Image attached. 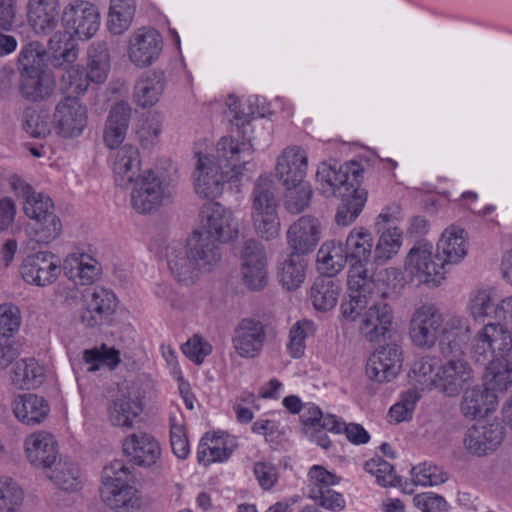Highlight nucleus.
<instances>
[{"instance_id":"1","label":"nucleus","mask_w":512,"mask_h":512,"mask_svg":"<svg viewBox=\"0 0 512 512\" xmlns=\"http://www.w3.org/2000/svg\"><path fill=\"white\" fill-rule=\"evenodd\" d=\"M252 156L250 144L222 137L216 155L198 154L195 192L203 198L214 199L222 194L224 184L248 170Z\"/></svg>"},{"instance_id":"2","label":"nucleus","mask_w":512,"mask_h":512,"mask_svg":"<svg viewBox=\"0 0 512 512\" xmlns=\"http://www.w3.org/2000/svg\"><path fill=\"white\" fill-rule=\"evenodd\" d=\"M466 254L464 230L449 227L437 243L436 254H433L431 243L419 242L410 249L405 268L419 282L438 286L444 279L446 265L458 263Z\"/></svg>"},{"instance_id":"3","label":"nucleus","mask_w":512,"mask_h":512,"mask_svg":"<svg viewBox=\"0 0 512 512\" xmlns=\"http://www.w3.org/2000/svg\"><path fill=\"white\" fill-rule=\"evenodd\" d=\"M62 24L67 29L65 33H55L49 39L50 48L54 51V66H60L63 59L67 63H73L77 59V49L72 35L80 39L91 38L99 29V13L89 2L73 1L69 3L62 13Z\"/></svg>"},{"instance_id":"4","label":"nucleus","mask_w":512,"mask_h":512,"mask_svg":"<svg viewBox=\"0 0 512 512\" xmlns=\"http://www.w3.org/2000/svg\"><path fill=\"white\" fill-rule=\"evenodd\" d=\"M12 186L24 199L25 215L34 220L31 227L32 239L38 244H49L54 241L62 232V224L54 213L51 198L46 194L37 193L32 186L20 178H14Z\"/></svg>"},{"instance_id":"5","label":"nucleus","mask_w":512,"mask_h":512,"mask_svg":"<svg viewBox=\"0 0 512 512\" xmlns=\"http://www.w3.org/2000/svg\"><path fill=\"white\" fill-rule=\"evenodd\" d=\"M363 169L357 162L336 167L321 163L316 173L318 190L325 197H344L363 190L360 183Z\"/></svg>"},{"instance_id":"6","label":"nucleus","mask_w":512,"mask_h":512,"mask_svg":"<svg viewBox=\"0 0 512 512\" xmlns=\"http://www.w3.org/2000/svg\"><path fill=\"white\" fill-rule=\"evenodd\" d=\"M133 184L131 204L140 214L156 211L175 194V186L152 170L144 171Z\"/></svg>"},{"instance_id":"7","label":"nucleus","mask_w":512,"mask_h":512,"mask_svg":"<svg viewBox=\"0 0 512 512\" xmlns=\"http://www.w3.org/2000/svg\"><path fill=\"white\" fill-rule=\"evenodd\" d=\"M200 226L196 230L219 244L227 243L238 235V222L231 210L219 202L210 201L200 210Z\"/></svg>"},{"instance_id":"8","label":"nucleus","mask_w":512,"mask_h":512,"mask_svg":"<svg viewBox=\"0 0 512 512\" xmlns=\"http://www.w3.org/2000/svg\"><path fill=\"white\" fill-rule=\"evenodd\" d=\"M436 370L430 385L447 397H457L474 381V371L464 358L450 356Z\"/></svg>"},{"instance_id":"9","label":"nucleus","mask_w":512,"mask_h":512,"mask_svg":"<svg viewBox=\"0 0 512 512\" xmlns=\"http://www.w3.org/2000/svg\"><path fill=\"white\" fill-rule=\"evenodd\" d=\"M88 123L87 106L77 96L66 95L56 104L52 124L62 138L80 136Z\"/></svg>"},{"instance_id":"10","label":"nucleus","mask_w":512,"mask_h":512,"mask_svg":"<svg viewBox=\"0 0 512 512\" xmlns=\"http://www.w3.org/2000/svg\"><path fill=\"white\" fill-rule=\"evenodd\" d=\"M443 316L438 307L425 303L417 307L409 322V336L413 344L422 349H431L439 340Z\"/></svg>"},{"instance_id":"11","label":"nucleus","mask_w":512,"mask_h":512,"mask_svg":"<svg viewBox=\"0 0 512 512\" xmlns=\"http://www.w3.org/2000/svg\"><path fill=\"white\" fill-rule=\"evenodd\" d=\"M366 264L350 265L348 272V299L341 303V312L346 319L355 321L359 310L369 303V295L375 287V274L369 273Z\"/></svg>"},{"instance_id":"12","label":"nucleus","mask_w":512,"mask_h":512,"mask_svg":"<svg viewBox=\"0 0 512 512\" xmlns=\"http://www.w3.org/2000/svg\"><path fill=\"white\" fill-rule=\"evenodd\" d=\"M268 324L257 317H244L232 333V346L241 358L253 359L260 355L267 340Z\"/></svg>"},{"instance_id":"13","label":"nucleus","mask_w":512,"mask_h":512,"mask_svg":"<svg viewBox=\"0 0 512 512\" xmlns=\"http://www.w3.org/2000/svg\"><path fill=\"white\" fill-rule=\"evenodd\" d=\"M356 319L360 335L369 342H379L390 333L394 313L390 304L380 300L359 310Z\"/></svg>"},{"instance_id":"14","label":"nucleus","mask_w":512,"mask_h":512,"mask_svg":"<svg viewBox=\"0 0 512 512\" xmlns=\"http://www.w3.org/2000/svg\"><path fill=\"white\" fill-rule=\"evenodd\" d=\"M20 273L26 283L45 287L55 282L60 275V260L48 251L33 253L24 258Z\"/></svg>"},{"instance_id":"15","label":"nucleus","mask_w":512,"mask_h":512,"mask_svg":"<svg viewBox=\"0 0 512 512\" xmlns=\"http://www.w3.org/2000/svg\"><path fill=\"white\" fill-rule=\"evenodd\" d=\"M402 366V349L395 343L378 347L369 357L367 376L379 383L393 380Z\"/></svg>"},{"instance_id":"16","label":"nucleus","mask_w":512,"mask_h":512,"mask_svg":"<svg viewBox=\"0 0 512 512\" xmlns=\"http://www.w3.org/2000/svg\"><path fill=\"white\" fill-rule=\"evenodd\" d=\"M162 46V37L155 29H138L129 40V59L137 67L149 66L158 59Z\"/></svg>"},{"instance_id":"17","label":"nucleus","mask_w":512,"mask_h":512,"mask_svg":"<svg viewBox=\"0 0 512 512\" xmlns=\"http://www.w3.org/2000/svg\"><path fill=\"white\" fill-rule=\"evenodd\" d=\"M24 450L28 462L42 469H49L56 464L59 451L55 437L46 431H38L26 437Z\"/></svg>"},{"instance_id":"18","label":"nucleus","mask_w":512,"mask_h":512,"mask_svg":"<svg viewBox=\"0 0 512 512\" xmlns=\"http://www.w3.org/2000/svg\"><path fill=\"white\" fill-rule=\"evenodd\" d=\"M291 253L306 255L314 251L320 241V224L312 216L305 215L290 225L286 233Z\"/></svg>"},{"instance_id":"19","label":"nucleus","mask_w":512,"mask_h":512,"mask_svg":"<svg viewBox=\"0 0 512 512\" xmlns=\"http://www.w3.org/2000/svg\"><path fill=\"white\" fill-rule=\"evenodd\" d=\"M84 301L85 309L81 320L88 327L104 324L116 308L115 294L104 287H95L86 292Z\"/></svg>"},{"instance_id":"20","label":"nucleus","mask_w":512,"mask_h":512,"mask_svg":"<svg viewBox=\"0 0 512 512\" xmlns=\"http://www.w3.org/2000/svg\"><path fill=\"white\" fill-rule=\"evenodd\" d=\"M123 451L134 464L142 467L157 464L161 457L158 440L146 432H136L127 436L123 441Z\"/></svg>"},{"instance_id":"21","label":"nucleus","mask_w":512,"mask_h":512,"mask_svg":"<svg viewBox=\"0 0 512 512\" xmlns=\"http://www.w3.org/2000/svg\"><path fill=\"white\" fill-rule=\"evenodd\" d=\"M470 335V327L464 317L453 315L443 320L439 335L440 353L446 358L462 354Z\"/></svg>"},{"instance_id":"22","label":"nucleus","mask_w":512,"mask_h":512,"mask_svg":"<svg viewBox=\"0 0 512 512\" xmlns=\"http://www.w3.org/2000/svg\"><path fill=\"white\" fill-rule=\"evenodd\" d=\"M503 428L498 423L488 425H473L464 436L463 445L466 451L478 457L485 456L501 444Z\"/></svg>"},{"instance_id":"23","label":"nucleus","mask_w":512,"mask_h":512,"mask_svg":"<svg viewBox=\"0 0 512 512\" xmlns=\"http://www.w3.org/2000/svg\"><path fill=\"white\" fill-rule=\"evenodd\" d=\"M115 183L123 188L129 187L140 176L141 159L137 147L123 145L110 155Z\"/></svg>"},{"instance_id":"24","label":"nucleus","mask_w":512,"mask_h":512,"mask_svg":"<svg viewBox=\"0 0 512 512\" xmlns=\"http://www.w3.org/2000/svg\"><path fill=\"white\" fill-rule=\"evenodd\" d=\"M307 167L306 152L299 146H291L285 148L278 157L276 174L284 186H295L304 182Z\"/></svg>"},{"instance_id":"25","label":"nucleus","mask_w":512,"mask_h":512,"mask_svg":"<svg viewBox=\"0 0 512 512\" xmlns=\"http://www.w3.org/2000/svg\"><path fill=\"white\" fill-rule=\"evenodd\" d=\"M185 246L202 273L211 272L221 261V244L213 241L204 233L195 230L187 239Z\"/></svg>"},{"instance_id":"26","label":"nucleus","mask_w":512,"mask_h":512,"mask_svg":"<svg viewBox=\"0 0 512 512\" xmlns=\"http://www.w3.org/2000/svg\"><path fill=\"white\" fill-rule=\"evenodd\" d=\"M59 10V0H28V21L36 33L49 34L58 25Z\"/></svg>"},{"instance_id":"27","label":"nucleus","mask_w":512,"mask_h":512,"mask_svg":"<svg viewBox=\"0 0 512 512\" xmlns=\"http://www.w3.org/2000/svg\"><path fill=\"white\" fill-rule=\"evenodd\" d=\"M498 396L485 386L466 389L460 403V411L468 419L484 417L496 409Z\"/></svg>"},{"instance_id":"28","label":"nucleus","mask_w":512,"mask_h":512,"mask_svg":"<svg viewBox=\"0 0 512 512\" xmlns=\"http://www.w3.org/2000/svg\"><path fill=\"white\" fill-rule=\"evenodd\" d=\"M166 257L169 270L178 282L187 285L193 284L199 274L202 273L195 265V261L186 246L181 244L169 245Z\"/></svg>"},{"instance_id":"29","label":"nucleus","mask_w":512,"mask_h":512,"mask_svg":"<svg viewBox=\"0 0 512 512\" xmlns=\"http://www.w3.org/2000/svg\"><path fill=\"white\" fill-rule=\"evenodd\" d=\"M63 270L67 278L76 285H90L99 276L101 267L90 255L75 252L65 258Z\"/></svg>"},{"instance_id":"30","label":"nucleus","mask_w":512,"mask_h":512,"mask_svg":"<svg viewBox=\"0 0 512 512\" xmlns=\"http://www.w3.org/2000/svg\"><path fill=\"white\" fill-rule=\"evenodd\" d=\"M12 406L15 417L27 425L41 423L50 411V407L43 397L31 393L16 397Z\"/></svg>"},{"instance_id":"31","label":"nucleus","mask_w":512,"mask_h":512,"mask_svg":"<svg viewBox=\"0 0 512 512\" xmlns=\"http://www.w3.org/2000/svg\"><path fill=\"white\" fill-rule=\"evenodd\" d=\"M100 496L103 502L116 512H135L140 508L137 491L129 483L101 487Z\"/></svg>"},{"instance_id":"32","label":"nucleus","mask_w":512,"mask_h":512,"mask_svg":"<svg viewBox=\"0 0 512 512\" xmlns=\"http://www.w3.org/2000/svg\"><path fill=\"white\" fill-rule=\"evenodd\" d=\"M344 246L340 241H326L317 252V270L324 276L333 278L347 263Z\"/></svg>"},{"instance_id":"33","label":"nucleus","mask_w":512,"mask_h":512,"mask_svg":"<svg viewBox=\"0 0 512 512\" xmlns=\"http://www.w3.org/2000/svg\"><path fill=\"white\" fill-rule=\"evenodd\" d=\"M49 50L52 52L51 56L39 42L26 44L18 56V68L22 76L30 74L39 75L43 73V68L48 63L54 67L53 59L55 53L50 47Z\"/></svg>"},{"instance_id":"34","label":"nucleus","mask_w":512,"mask_h":512,"mask_svg":"<svg viewBox=\"0 0 512 512\" xmlns=\"http://www.w3.org/2000/svg\"><path fill=\"white\" fill-rule=\"evenodd\" d=\"M130 108L117 103L109 112L104 130V141L110 149L117 148L124 140L128 128Z\"/></svg>"},{"instance_id":"35","label":"nucleus","mask_w":512,"mask_h":512,"mask_svg":"<svg viewBox=\"0 0 512 512\" xmlns=\"http://www.w3.org/2000/svg\"><path fill=\"white\" fill-rule=\"evenodd\" d=\"M372 241L371 233L366 229L351 230L343 245L348 263L350 265L367 264L372 255Z\"/></svg>"},{"instance_id":"36","label":"nucleus","mask_w":512,"mask_h":512,"mask_svg":"<svg viewBox=\"0 0 512 512\" xmlns=\"http://www.w3.org/2000/svg\"><path fill=\"white\" fill-rule=\"evenodd\" d=\"M484 386L497 394L512 385V355L499 357L485 366Z\"/></svg>"},{"instance_id":"37","label":"nucleus","mask_w":512,"mask_h":512,"mask_svg":"<svg viewBox=\"0 0 512 512\" xmlns=\"http://www.w3.org/2000/svg\"><path fill=\"white\" fill-rule=\"evenodd\" d=\"M339 293L340 286L336 280L321 276L314 281L310 298L316 310L325 312L335 307Z\"/></svg>"},{"instance_id":"38","label":"nucleus","mask_w":512,"mask_h":512,"mask_svg":"<svg viewBox=\"0 0 512 512\" xmlns=\"http://www.w3.org/2000/svg\"><path fill=\"white\" fill-rule=\"evenodd\" d=\"M142 409V404L137 398L122 394L110 406L109 420L114 426L130 428Z\"/></svg>"},{"instance_id":"39","label":"nucleus","mask_w":512,"mask_h":512,"mask_svg":"<svg viewBox=\"0 0 512 512\" xmlns=\"http://www.w3.org/2000/svg\"><path fill=\"white\" fill-rule=\"evenodd\" d=\"M306 263L301 255L290 253L278 265L277 277L287 290H295L305 280Z\"/></svg>"},{"instance_id":"40","label":"nucleus","mask_w":512,"mask_h":512,"mask_svg":"<svg viewBox=\"0 0 512 512\" xmlns=\"http://www.w3.org/2000/svg\"><path fill=\"white\" fill-rule=\"evenodd\" d=\"M279 197L273 180L267 176L257 179L252 191V211L277 212Z\"/></svg>"},{"instance_id":"41","label":"nucleus","mask_w":512,"mask_h":512,"mask_svg":"<svg viewBox=\"0 0 512 512\" xmlns=\"http://www.w3.org/2000/svg\"><path fill=\"white\" fill-rule=\"evenodd\" d=\"M43 378V368L34 358L17 361L11 376L13 385L19 389L36 388L42 383Z\"/></svg>"},{"instance_id":"42","label":"nucleus","mask_w":512,"mask_h":512,"mask_svg":"<svg viewBox=\"0 0 512 512\" xmlns=\"http://www.w3.org/2000/svg\"><path fill=\"white\" fill-rule=\"evenodd\" d=\"M164 87L165 82L161 75L154 73L142 77L135 84L134 100L143 108L151 107L159 101Z\"/></svg>"},{"instance_id":"43","label":"nucleus","mask_w":512,"mask_h":512,"mask_svg":"<svg viewBox=\"0 0 512 512\" xmlns=\"http://www.w3.org/2000/svg\"><path fill=\"white\" fill-rule=\"evenodd\" d=\"M232 454V449L226 446L222 437H210L208 434L200 440L197 459L201 465L208 466L214 462L226 461Z\"/></svg>"},{"instance_id":"44","label":"nucleus","mask_w":512,"mask_h":512,"mask_svg":"<svg viewBox=\"0 0 512 512\" xmlns=\"http://www.w3.org/2000/svg\"><path fill=\"white\" fill-rule=\"evenodd\" d=\"M498 302L490 290H478L470 298L471 316L479 322L498 319Z\"/></svg>"},{"instance_id":"45","label":"nucleus","mask_w":512,"mask_h":512,"mask_svg":"<svg viewBox=\"0 0 512 512\" xmlns=\"http://www.w3.org/2000/svg\"><path fill=\"white\" fill-rule=\"evenodd\" d=\"M402 233L396 227H389L380 233L379 240L373 252V262L383 265L392 259L400 250Z\"/></svg>"},{"instance_id":"46","label":"nucleus","mask_w":512,"mask_h":512,"mask_svg":"<svg viewBox=\"0 0 512 512\" xmlns=\"http://www.w3.org/2000/svg\"><path fill=\"white\" fill-rule=\"evenodd\" d=\"M88 57V71L85 73L89 82H104L110 68V58L106 44H93L88 51Z\"/></svg>"},{"instance_id":"47","label":"nucleus","mask_w":512,"mask_h":512,"mask_svg":"<svg viewBox=\"0 0 512 512\" xmlns=\"http://www.w3.org/2000/svg\"><path fill=\"white\" fill-rule=\"evenodd\" d=\"M410 474L412 477V483H408L406 481L403 485V490L406 492H412V489H410L412 484L420 486H436L446 482L448 479L446 472L430 462H424L414 466L411 469Z\"/></svg>"},{"instance_id":"48","label":"nucleus","mask_w":512,"mask_h":512,"mask_svg":"<svg viewBox=\"0 0 512 512\" xmlns=\"http://www.w3.org/2000/svg\"><path fill=\"white\" fill-rule=\"evenodd\" d=\"M21 81V94L30 101H41L48 98L54 89V82L49 75H24Z\"/></svg>"},{"instance_id":"49","label":"nucleus","mask_w":512,"mask_h":512,"mask_svg":"<svg viewBox=\"0 0 512 512\" xmlns=\"http://www.w3.org/2000/svg\"><path fill=\"white\" fill-rule=\"evenodd\" d=\"M136 11L134 0H111L109 29L113 34H121L132 23Z\"/></svg>"},{"instance_id":"50","label":"nucleus","mask_w":512,"mask_h":512,"mask_svg":"<svg viewBox=\"0 0 512 512\" xmlns=\"http://www.w3.org/2000/svg\"><path fill=\"white\" fill-rule=\"evenodd\" d=\"M365 189L351 193L349 196L340 197L341 205L338 207L335 221L339 226L350 225L361 213L367 201Z\"/></svg>"},{"instance_id":"51","label":"nucleus","mask_w":512,"mask_h":512,"mask_svg":"<svg viewBox=\"0 0 512 512\" xmlns=\"http://www.w3.org/2000/svg\"><path fill=\"white\" fill-rule=\"evenodd\" d=\"M481 331L488 342H491V347L498 357L511 356L509 352L512 350V332L509 329L495 321L486 323Z\"/></svg>"},{"instance_id":"52","label":"nucleus","mask_w":512,"mask_h":512,"mask_svg":"<svg viewBox=\"0 0 512 512\" xmlns=\"http://www.w3.org/2000/svg\"><path fill=\"white\" fill-rule=\"evenodd\" d=\"M49 478L58 488L64 491H76L81 485L79 469L70 460L60 459Z\"/></svg>"},{"instance_id":"53","label":"nucleus","mask_w":512,"mask_h":512,"mask_svg":"<svg viewBox=\"0 0 512 512\" xmlns=\"http://www.w3.org/2000/svg\"><path fill=\"white\" fill-rule=\"evenodd\" d=\"M24 501V491L17 481L0 476V512H16Z\"/></svg>"},{"instance_id":"54","label":"nucleus","mask_w":512,"mask_h":512,"mask_svg":"<svg viewBox=\"0 0 512 512\" xmlns=\"http://www.w3.org/2000/svg\"><path fill=\"white\" fill-rule=\"evenodd\" d=\"M63 64L55 66L56 68H64L60 78V88L63 91L71 92L73 94H82L86 92L89 86L88 77L83 69L79 66H73L72 63H67L63 59L60 60Z\"/></svg>"},{"instance_id":"55","label":"nucleus","mask_w":512,"mask_h":512,"mask_svg":"<svg viewBox=\"0 0 512 512\" xmlns=\"http://www.w3.org/2000/svg\"><path fill=\"white\" fill-rule=\"evenodd\" d=\"M324 426L329 432L335 434L344 433L346 438L355 445L366 444L370 439V435L362 425L357 423L346 424L335 415H328Z\"/></svg>"},{"instance_id":"56","label":"nucleus","mask_w":512,"mask_h":512,"mask_svg":"<svg viewBox=\"0 0 512 512\" xmlns=\"http://www.w3.org/2000/svg\"><path fill=\"white\" fill-rule=\"evenodd\" d=\"M365 470L376 478L379 485L383 487L402 486L401 478L397 476L394 467L386 460L377 457L365 463Z\"/></svg>"},{"instance_id":"57","label":"nucleus","mask_w":512,"mask_h":512,"mask_svg":"<svg viewBox=\"0 0 512 512\" xmlns=\"http://www.w3.org/2000/svg\"><path fill=\"white\" fill-rule=\"evenodd\" d=\"M256 233L265 240H272L280 233L278 212L251 211Z\"/></svg>"},{"instance_id":"58","label":"nucleus","mask_w":512,"mask_h":512,"mask_svg":"<svg viewBox=\"0 0 512 512\" xmlns=\"http://www.w3.org/2000/svg\"><path fill=\"white\" fill-rule=\"evenodd\" d=\"M256 98L249 97L245 101H239L233 96L229 97L228 108L235 120L237 127H244L250 119L262 117L261 113L256 105Z\"/></svg>"},{"instance_id":"59","label":"nucleus","mask_w":512,"mask_h":512,"mask_svg":"<svg viewBox=\"0 0 512 512\" xmlns=\"http://www.w3.org/2000/svg\"><path fill=\"white\" fill-rule=\"evenodd\" d=\"M287 188L285 208L289 213L299 214L305 210L312 197V189L306 182Z\"/></svg>"},{"instance_id":"60","label":"nucleus","mask_w":512,"mask_h":512,"mask_svg":"<svg viewBox=\"0 0 512 512\" xmlns=\"http://www.w3.org/2000/svg\"><path fill=\"white\" fill-rule=\"evenodd\" d=\"M22 127L26 133L35 138L46 137L51 132V125L47 117L32 108L23 111Z\"/></svg>"},{"instance_id":"61","label":"nucleus","mask_w":512,"mask_h":512,"mask_svg":"<svg viewBox=\"0 0 512 512\" xmlns=\"http://www.w3.org/2000/svg\"><path fill=\"white\" fill-rule=\"evenodd\" d=\"M184 355L196 365H201L204 359L211 354L212 345L202 336L195 334L181 347Z\"/></svg>"},{"instance_id":"62","label":"nucleus","mask_w":512,"mask_h":512,"mask_svg":"<svg viewBox=\"0 0 512 512\" xmlns=\"http://www.w3.org/2000/svg\"><path fill=\"white\" fill-rule=\"evenodd\" d=\"M131 472L123 460H114L103 469L102 487L129 483Z\"/></svg>"},{"instance_id":"63","label":"nucleus","mask_w":512,"mask_h":512,"mask_svg":"<svg viewBox=\"0 0 512 512\" xmlns=\"http://www.w3.org/2000/svg\"><path fill=\"white\" fill-rule=\"evenodd\" d=\"M21 314L17 306L13 304L0 305V334L10 337L19 330Z\"/></svg>"},{"instance_id":"64","label":"nucleus","mask_w":512,"mask_h":512,"mask_svg":"<svg viewBox=\"0 0 512 512\" xmlns=\"http://www.w3.org/2000/svg\"><path fill=\"white\" fill-rule=\"evenodd\" d=\"M162 132V117L158 114L149 115L137 131L143 146H153Z\"/></svg>"}]
</instances>
